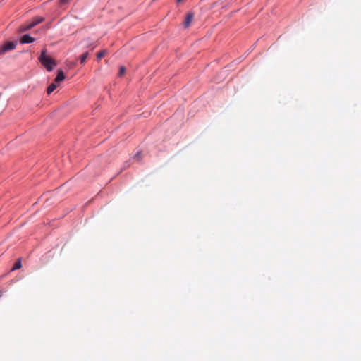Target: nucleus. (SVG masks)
Instances as JSON below:
<instances>
[{"instance_id": "f257e3e1", "label": "nucleus", "mask_w": 361, "mask_h": 361, "mask_svg": "<svg viewBox=\"0 0 361 361\" xmlns=\"http://www.w3.org/2000/svg\"><path fill=\"white\" fill-rule=\"evenodd\" d=\"M46 51L45 49L42 51L39 60L48 71H51L56 66V63L54 59L46 55Z\"/></svg>"}, {"instance_id": "f03ea898", "label": "nucleus", "mask_w": 361, "mask_h": 361, "mask_svg": "<svg viewBox=\"0 0 361 361\" xmlns=\"http://www.w3.org/2000/svg\"><path fill=\"white\" fill-rule=\"evenodd\" d=\"M17 45V42H6L1 47H0V54H4L6 52L13 50Z\"/></svg>"}, {"instance_id": "7ed1b4c3", "label": "nucleus", "mask_w": 361, "mask_h": 361, "mask_svg": "<svg viewBox=\"0 0 361 361\" xmlns=\"http://www.w3.org/2000/svg\"><path fill=\"white\" fill-rule=\"evenodd\" d=\"M194 18L193 13H187L186 18L183 22V25L185 27H188L190 25L191 22L192 21Z\"/></svg>"}, {"instance_id": "20e7f679", "label": "nucleus", "mask_w": 361, "mask_h": 361, "mask_svg": "<svg viewBox=\"0 0 361 361\" xmlns=\"http://www.w3.org/2000/svg\"><path fill=\"white\" fill-rule=\"evenodd\" d=\"M35 41V38L30 36L29 35H24L20 38V42L21 44H27V43H32Z\"/></svg>"}, {"instance_id": "39448f33", "label": "nucleus", "mask_w": 361, "mask_h": 361, "mask_svg": "<svg viewBox=\"0 0 361 361\" xmlns=\"http://www.w3.org/2000/svg\"><path fill=\"white\" fill-rule=\"evenodd\" d=\"M65 79V75L62 70L58 71V74L55 78V82L59 83Z\"/></svg>"}, {"instance_id": "423d86ee", "label": "nucleus", "mask_w": 361, "mask_h": 361, "mask_svg": "<svg viewBox=\"0 0 361 361\" xmlns=\"http://www.w3.org/2000/svg\"><path fill=\"white\" fill-rule=\"evenodd\" d=\"M32 27H33V26L31 23H26V24L22 25L20 27L19 31L21 32H25V31H27V30L32 29Z\"/></svg>"}, {"instance_id": "0eeeda50", "label": "nucleus", "mask_w": 361, "mask_h": 361, "mask_svg": "<svg viewBox=\"0 0 361 361\" xmlns=\"http://www.w3.org/2000/svg\"><path fill=\"white\" fill-rule=\"evenodd\" d=\"M44 20V18L40 17V16H37L33 18L31 23H32V26L35 27V25L39 24L40 23H42Z\"/></svg>"}, {"instance_id": "6e6552de", "label": "nucleus", "mask_w": 361, "mask_h": 361, "mask_svg": "<svg viewBox=\"0 0 361 361\" xmlns=\"http://www.w3.org/2000/svg\"><path fill=\"white\" fill-rule=\"evenodd\" d=\"M57 85H58V83L55 82L50 84L47 90V94H50L52 92H54L56 89Z\"/></svg>"}, {"instance_id": "1a4fd4ad", "label": "nucleus", "mask_w": 361, "mask_h": 361, "mask_svg": "<svg viewBox=\"0 0 361 361\" xmlns=\"http://www.w3.org/2000/svg\"><path fill=\"white\" fill-rule=\"evenodd\" d=\"M85 42V47L87 48H90L91 51L94 50L96 47V45H94V44L90 42L88 39L84 41Z\"/></svg>"}, {"instance_id": "9d476101", "label": "nucleus", "mask_w": 361, "mask_h": 361, "mask_svg": "<svg viewBox=\"0 0 361 361\" xmlns=\"http://www.w3.org/2000/svg\"><path fill=\"white\" fill-rule=\"evenodd\" d=\"M89 55V51H85L80 56V61L81 64H84L86 61V59Z\"/></svg>"}, {"instance_id": "9b49d317", "label": "nucleus", "mask_w": 361, "mask_h": 361, "mask_svg": "<svg viewBox=\"0 0 361 361\" xmlns=\"http://www.w3.org/2000/svg\"><path fill=\"white\" fill-rule=\"evenodd\" d=\"M21 266H22L21 260L20 259H18L14 264V266L12 268V271L20 269L21 267Z\"/></svg>"}, {"instance_id": "f8f14e48", "label": "nucleus", "mask_w": 361, "mask_h": 361, "mask_svg": "<svg viewBox=\"0 0 361 361\" xmlns=\"http://www.w3.org/2000/svg\"><path fill=\"white\" fill-rule=\"evenodd\" d=\"M106 54H107V50H106V49L102 50L97 54V59H100L103 58L104 56H105Z\"/></svg>"}, {"instance_id": "ddd939ff", "label": "nucleus", "mask_w": 361, "mask_h": 361, "mask_svg": "<svg viewBox=\"0 0 361 361\" xmlns=\"http://www.w3.org/2000/svg\"><path fill=\"white\" fill-rule=\"evenodd\" d=\"M126 72V68L124 66H121L119 68L118 75L122 76Z\"/></svg>"}, {"instance_id": "4468645a", "label": "nucleus", "mask_w": 361, "mask_h": 361, "mask_svg": "<svg viewBox=\"0 0 361 361\" xmlns=\"http://www.w3.org/2000/svg\"><path fill=\"white\" fill-rule=\"evenodd\" d=\"M141 158V153L140 152H137L135 157H134V159H137V161H139Z\"/></svg>"}, {"instance_id": "2eb2a0df", "label": "nucleus", "mask_w": 361, "mask_h": 361, "mask_svg": "<svg viewBox=\"0 0 361 361\" xmlns=\"http://www.w3.org/2000/svg\"><path fill=\"white\" fill-rule=\"evenodd\" d=\"M71 0H60V4L61 6L68 4Z\"/></svg>"}, {"instance_id": "dca6fc26", "label": "nucleus", "mask_w": 361, "mask_h": 361, "mask_svg": "<svg viewBox=\"0 0 361 361\" xmlns=\"http://www.w3.org/2000/svg\"><path fill=\"white\" fill-rule=\"evenodd\" d=\"M3 292L0 290V298L2 296Z\"/></svg>"}, {"instance_id": "f3484780", "label": "nucleus", "mask_w": 361, "mask_h": 361, "mask_svg": "<svg viewBox=\"0 0 361 361\" xmlns=\"http://www.w3.org/2000/svg\"><path fill=\"white\" fill-rule=\"evenodd\" d=\"M182 1H183V0H177V2H178V3H180V2H181Z\"/></svg>"}]
</instances>
